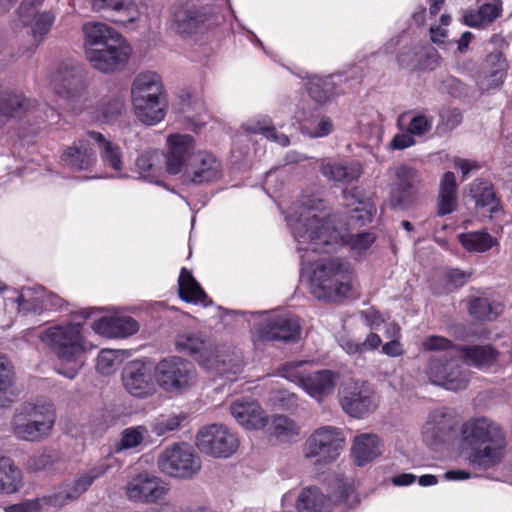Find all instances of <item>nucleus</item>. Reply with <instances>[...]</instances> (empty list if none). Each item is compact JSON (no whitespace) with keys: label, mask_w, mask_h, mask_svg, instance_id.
Wrapping results in <instances>:
<instances>
[{"label":"nucleus","mask_w":512,"mask_h":512,"mask_svg":"<svg viewBox=\"0 0 512 512\" xmlns=\"http://www.w3.org/2000/svg\"><path fill=\"white\" fill-rule=\"evenodd\" d=\"M286 221L300 252H333L347 246L362 254L376 241L373 232L341 233L333 225L325 202L316 195H302L290 206Z\"/></svg>","instance_id":"f257e3e1"},{"label":"nucleus","mask_w":512,"mask_h":512,"mask_svg":"<svg viewBox=\"0 0 512 512\" xmlns=\"http://www.w3.org/2000/svg\"><path fill=\"white\" fill-rule=\"evenodd\" d=\"M461 447L469 464L490 469L502 461L507 446L502 427L492 419L472 417L460 427Z\"/></svg>","instance_id":"f03ea898"},{"label":"nucleus","mask_w":512,"mask_h":512,"mask_svg":"<svg viewBox=\"0 0 512 512\" xmlns=\"http://www.w3.org/2000/svg\"><path fill=\"white\" fill-rule=\"evenodd\" d=\"M302 269L309 274L311 294L318 300L336 302L347 298L353 286V272L338 258L321 259L311 263L309 250L300 252Z\"/></svg>","instance_id":"7ed1b4c3"},{"label":"nucleus","mask_w":512,"mask_h":512,"mask_svg":"<svg viewBox=\"0 0 512 512\" xmlns=\"http://www.w3.org/2000/svg\"><path fill=\"white\" fill-rule=\"evenodd\" d=\"M40 340L62 363L71 365L67 370H57L69 379L76 377L84 364L85 354L94 349L84 338L80 324L50 327L41 333Z\"/></svg>","instance_id":"20e7f679"},{"label":"nucleus","mask_w":512,"mask_h":512,"mask_svg":"<svg viewBox=\"0 0 512 512\" xmlns=\"http://www.w3.org/2000/svg\"><path fill=\"white\" fill-rule=\"evenodd\" d=\"M131 99L141 122L155 125L164 119L167 96L159 74L152 71L139 73L132 82Z\"/></svg>","instance_id":"39448f33"},{"label":"nucleus","mask_w":512,"mask_h":512,"mask_svg":"<svg viewBox=\"0 0 512 512\" xmlns=\"http://www.w3.org/2000/svg\"><path fill=\"white\" fill-rule=\"evenodd\" d=\"M56 412L50 403H24L16 409L12 420L13 434L25 441L47 438L55 425Z\"/></svg>","instance_id":"423d86ee"},{"label":"nucleus","mask_w":512,"mask_h":512,"mask_svg":"<svg viewBox=\"0 0 512 512\" xmlns=\"http://www.w3.org/2000/svg\"><path fill=\"white\" fill-rule=\"evenodd\" d=\"M308 361L285 363L279 369V375L299 385L309 396L321 401L332 394L339 375L331 370L311 371Z\"/></svg>","instance_id":"0eeeda50"},{"label":"nucleus","mask_w":512,"mask_h":512,"mask_svg":"<svg viewBox=\"0 0 512 512\" xmlns=\"http://www.w3.org/2000/svg\"><path fill=\"white\" fill-rule=\"evenodd\" d=\"M211 13L189 0L173 3L168 9L167 29L181 39H190L203 33L210 24Z\"/></svg>","instance_id":"6e6552de"},{"label":"nucleus","mask_w":512,"mask_h":512,"mask_svg":"<svg viewBox=\"0 0 512 512\" xmlns=\"http://www.w3.org/2000/svg\"><path fill=\"white\" fill-rule=\"evenodd\" d=\"M176 350L194 358L201 366L219 373L228 371L226 366L238 362L239 358L234 353L226 354L206 342L200 335L191 332L179 334L175 340Z\"/></svg>","instance_id":"1a4fd4ad"},{"label":"nucleus","mask_w":512,"mask_h":512,"mask_svg":"<svg viewBox=\"0 0 512 512\" xmlns=\"http://www.w3.org/2000/svg\"><path fill=\"white\" fill-rule=\"evenodd\" d=\"M425 351L453 350L461 356L463 363L480 370H486L494 366L501 353L491 344L485 345H455L451 340L432 335L422 342Z\"/></svg>","instance_id":"9d476101"},{"label":"nucleus","mask_w":512,"mask_h":512,"mask_svg":"<svg viewBox=\"0 0 512 512\" xmlns=\"http://www.w3.org/2000/svg\"><path fill=\"white\" fill-rule=\"evenodd\" d=\"M155 379L166 392L182 393L195 384L196 371L189 361L170 356L157 364Z\"/></svg>","instance_id":"9b49d317"},{"label":"nucleus","mask_w":512,"mask_h":512,"mask_svg":"<svg viewBox=\"0 0 512 512\" xmlns=\"http://www.w3.org/2000/svg\"><path fill=\"white\" fill-rule=\"evenodd\" d=\"M344 443L345 438L339 428L323 426L306 439L303 453L305 458L314 459L317 464H326L339 457Z\"/></svg>","instance_id":"f8f14e48"},{"label":"nucleus","mask_w":512,"mask_h":512,"mask_svg":"<svg viewBox=\"0 0 512 512\" xmlns=\"http://www.w3.org/2000/svg\"><path fill=\"white\" fill-rule=\"evenodd\" d=\"M159 469L175 478H191L201 469L200 457L186 443L167 447L158 458Z\"/></svg>","instance_id":"ddd939ff"},{"label":"nucleus","mask_w":512,"mask_h":512,"mask_svg":"<svg viewBox=\"0 0 512 512\" xmlns=\"http://www.w3.org/2000/svg\"><path fill=\"white\" fill-rule=\"evenodd\" d=\"M196 446L206 455L228 458L237 451L239 440L225 425L211 424L198 431Z\"/></svg>","instance_id":"4468645a"},{"label":"nucleus","mask_w":512,"mask_h":512,"mask_svg":"<svg viewBox=\"0 0 512 512\" xmlns=\"http://www.w3.org/2000/svg\"><path fill=\"white\" fill-rule=\"evenodd\" d=\"M426 376L429 381L447 390L459 391L467 387L469 374L456 358L431 357L428 361Z\"/></svg>","instance_id":"2eb2a0df"},{"label":"nucleus","mask_w":512,"mask_h":512,"mask_svg":"<svg viewBox=\"0 0 512 512\" xmlns=\"http://www.w3.org/2000/svg\"><path fill=\"white\" fill-rule=\"evenodd\" d=\"M169 492L170 486L166 481L148 473L134 476L125 485L127 499L137 504L159 503Z\"/></svg>","instance_id":"dca6fc26"},{"label":"nucleus","mask_w":512,"mask_h":512,"mask_svg":"<svg viewBox=\"0 0 512 512\" xmlns=\"http://www.w3.org/2000/svg\"><path fill=\"white\" fill-rule=\"evenodd\" d=\"M131 53L130 45L123 40L100 48L89 47L85 50V57L94 69L112 73L126 66Z\"/></svg>","instance_id":"f3484780"},{"label":"nucleus","mask_w":512,"mask_h":512,"mask_svg":"<svg viewBox=\"0 0 512 512\" xmlns=\"http://www.w3.org/2000/svg\"><path fill=\"white\" fill-rule=\"evenodd\" d=\"M340 404L348 415L362 418L376 410L378 401L370 384L365 381H355L344 388Z\"/></svg>","instance_id":"a211bd4d"},{"label":"nucleus","mask_w":512,"mask_h":512,"mask_svg":"<svg viewBox=\"0 0 512 512\" xmlns=\"http://www.w3.org/2000/svg\"><path fill=\"white\" fill-rule=\"evenodd\" d=\"M395 182L390 188V204L393 208L407 209L416 199L419 190L417 171L406 165L394 168Z\"/></svg>","instance_id":"6ab92c4d"},{"label":"nucleus","mask_w":512,"mask_h":512,"mask_svg":"<svg viewBox=\"0 0 512 512\" xmlns=\"http://www.w3.org/2000/svg\"><path fill=\"white\" fill-rule=\"evenodd\" d=\"M258 335L265 341H293L300 335L297 317L288 313L271 314L259 324Z\"/></svg>","instance_id":"aec40b11"},{"label":"nucleus","mask_w":512,"mask_h":512,"mask_svg":"<svg viewBox=\"0 0 512 512\" xmlns=\"http://www.w3.org/2000/svg\"><path fill=\"white\" fill-rule=\"evenodd\" d=\"M221 175L220 161L208 151H198L192 155L183 174L184 181L197 185L217 181Z\"/></svg>","instance_id":"412c9836"},{"label":"nucleus","mask_w":512,"mask_h":512,"mask_svg":"<svg viewBox=\"0 0 512 512\" xmlns=\"http://www.w3.org/2000/svg\"><path fill=\"white\" fill-rule=\"evenodd\" d=\"M51 85L60 97L75 101L82 96L86 88L82 68L62 64L52 75Z\"/></svg>","instance_id":"4be33fe9"},{"label":"nucleus","mask_w":512,"mask_h":512,"mask_svg":"<svg viewBox=\"0 0 512 512\" xmlns=\"http://www.w3.org/2000/svg\"><path fill=\"white\" fill-rule=\"evenodd\" d=\"M125 389L132 396L143 398L155 391L152 369L141 360H134L126 365L122 372Z\"/></svg>","instance_id":"5701e85b"},{"label":"nucleus","mask_w":512,"mask_h":512,"mask_svg":"<svg viewBox=\"0 0 512 512\" xmlns=\"http://www.w3.org/2000/svg\"><path fill=\"white\" fill-rule=\"evenodd\" d=\"M166 171L170 175L184 172L194 152V139L191 135L173 134L167 137Z\"/></svg>","instance_id":"b1692460"},{"label":"nucleus","mask_w":512,"mask_h":512,"mask_svg":"<svg viewBox=\"0 0 512 512\" xmlns=\"http://www.w3.org/2000/svg\"><path fill=\"white\" fill-rule=\"evenodd\" d=\"M42 2L43 0H23L18 9V15L22 19V23L31 27L33 37V43L30 46L31 51H34L43 41L55 20V16L51 12L34 14V8Z\"/></svg>","instance_id":"393cba45"},{"label":"nucleus","mask_w":512,"mask_h":512,"mask_svg":"<svg viewBox=\"0 0 512 512\" xmlns=\"http://www.w3.org/2000/svg\"><path fill=\"white\" fill-rule=\"evenodd\" d=\"M108 470V465L100 464L93 467L88 473L79 476L73 483L61 485L55 492L46 497L50 506L62 507L67 502L78 498L85 492L93 481L104 475Z\"/></svg>","instance_id":"a878e982"},{"label":"nucleus","mask_w":512,"mask_h":512,"mask_svg":"<svg viewBox=\"0 0 512 512\" xmlns=\"http://www.w3.org/2000/svg\"><path fill=\"white\" fill-rule=\"evenodd\" d=\"M455 427V419L447 408L432 411L422 428L423 440L428 445L444 442Z\"/></svg>","instance_id":"bb28decb"},{"label":"nucleus","mask_w":512,"mask_h":512,"mask_svg":"<svg viewBox=\"0 0 512 512\" xmlns=\"http://www.w3.org/2000/svg\"><path fill=\"white\" fill-rule=\"evenodd\" d=\"M343 200L345 207L351 211L349 221L352 225L363 227L372 222L377 213L376 205L359 188L344 190Z\"/></svg>","instance_id":"cd10ccee"},{"label":"nucleus","mask_w":512,"mask_h":512,"mask_svg":"<svg viewBox=\"0 0 512 512\" xmlns=\"http://www.w3.org/2000/svg\"><path fill=\"white\" fill-rule=\"evenodd\" d=\"M508 63L500 51L488 54L482 64L477 85L482 91L499 88L506 77Z\"/></svg>","instance_id":"c85d7f7f"},{"label":"nucleus","mask_w":512,"mask_h":512,"mask_svg":"<svg viewBox=\"0 0 512 512\" xmlns=\"http://www.w3.org/2000/svg\"><path fill=\"white\" fill-rule=\"evenodd\" d=\"M93 330L107 338H127L139 330L138 322L129 315L115 313L94 321Z\"/></svg>","instance_id":"c756f323"},{"label":"nucleus","mask_w":512,"mask_h":512,"mask_svg":"<svg viewBox=\"0 0 512 512\" xmlns=\"http://www.w3.org/2000/svg\"><path fill=\"white\" fill-rule=\"evenodd\" d=\"M230 413L240 426L248 430L262 429L268 423L262 407L250 398L234 401L230 405Z\"/></svg>","instance_id":"7c9ffc66"},{"label":"nucleus","mask_w":512,"mask_h":512,"mask_svg":"<svg viewBox=\"0 0 512 512\" xmlns=\"http://www.w3.org/2000/svg\"><path fill=\"white\" fill-rule=\"evenodd\" d=\"M92 139L85 135L62 153L61 160L65 166L73 170H87L96 162V154L91 147Z\"/></svg>","instance_id":"2f4dec72"},{"label":"nucleus","mask_w":512,"mask_h":512,"mask_svg":"<svg viewBox=\"0 0 512 512\" xmlns=\"http://www.w3.org/2000/svg\"><path fill=\"white\" fill-rule=\"evenodd\" d=\"M87 137L91 138L92 142L97 144L104 165L111 168L116 177H124L123 153L121 148L105 138L103 134L96 131H88Z\"/></svg>","instance_id":"473e14b6"},{"label":"nucleus","mask_w":512,"mask_h":512,"mask_svg":"<svg viewBox=\"0 0 512 512\" xmlns=\"http://www.w3.org/2000/svg\"><path fill=\"white\" fill-rule=\"evenodd\" d=\"M85 37L84 48L104 47L111 43H117L125 38L113 28L101 22H88L83 26Z\"/></svg>","instance_id":"72a5a7b5"},{"label":"nucleus","mask_w":512,"mask_h":512,"mask_svg":"<svg viewBox=\"0 0 512 512\" xmlns=\"http://www.w3.org/2000/svg\"><path fill=\"white\" fill-rule=\"evenodd\" d=\"M351 452L355 463L364 466L381 455L382 444L375 434H361L354 438Z\"/></svg>","instance_id":"f704fd0d"},{"label":"nucleus","mask_w":512,"mask_h":512,"mask_svg":"<svg viewBox=\"0 0 512 512\" xmlns=\"http://www.w3.org/2000/svg\"><path fill=\"white\" fill-rule=\"evenodd\" d=\"M33 104L22 94L9 91L0 92V127L12 118L24 115Z\"/></svg>","instance_id":"c9c22d12"},{"label":"nucleus","mask_w":512,"mask_h":512,"mask_svg":"<svg viewBox=\"0 0 512 512\" xmlns=\"http://www.w3.org/2000/svg\"><path fill=\"white\" fill-rule=\"evenodd\" d=\"M478 10L466 11L463 15V22L470 27H479L486 23H492L502 12L501 0H477Z\"/></svg>","instance_id":"e433bc0d"},{"label":"nucleus","mask_w":512,"mask_h":512,"mask_svg":"<svg viewBox=\"0 0 512 512\" xmlns=\"http://www.w3.org/2000/svg\"><path fill=\"white\" fill-rule=\"evenodd\" d=\"M470 194L476 206L486 207L488 209L491 218H497L499 215L503 214L502 206L496 198L493 186L490 182L475 180L471 184Z\"/></svg>","instance_id":"4c0bfd02"},{"label":"nucleus","mask_w":512,"mask_h":512,"mask_svg":"<svg viewBox=\"0 0 512 512\" xmlns=\"http://www.w3.org/2000/svg\"><path fill=\"white\" fill-rule=\"evenodd\" d=\"M320 171L328 180L346 183L357 180L362 172L359 163H340L331 160H323Z\"/></svg>","instance_id":"58836bf2"},{"label":"nucleus","mask_w":512,"mask_h":512,"mask_svg":"<svg viewBox=\"0 0 512 512\" xmlns=\"http://www.w3.org/2000/svg\"><path fill=\"white\" fill-rule=\"evenodd\" d=\"M458 206L457 184L454 173L446 172L439 186L437 215L445 216L453 213Z\"/></svg>","instance_id":"ea45409f"},{"label":"nucleus","mask_w":512,"mask_h":512,"mask_svg":"<svg viewBox=\"0 0 512 512\" xmlns=\"http://www.w3.org/2000/svg\"><path fill=\"white\" fill-rule=\"evenodd\" d=\"M163 153L151 150L140 154L135 162L139 177L150 182L158 183L162 176Z\"/></svg>","instance_id":"a19ab883"},{"label":"nucleus","mask_w":512,"mask_h":512,"mask_svg":"<svg viewBox=\"0 0 512 512\" xmlns=\"http://www.w3.org/2000/svg\"><path fill=\"white\" fill-rule=\"evenodd\" d=\"M22 471L14 461L6 456H0V494H14L22 486Z\"/></svg>","instance_id":"79ce46f5"},{"label":"nucleus","mask_w":512,"mask_h":512,"mask_svg":"<svg viewBox=\"0 0 512 512\" xmlns=\"http://www.w3.org/2000/svg\"><path fill=\"white\" fill-rule=\"evenodd\" d=\"M34 288H22L21 291L6 287L0 281V292L4 293V305L7 308L9 305L15 306L18 313L27 314L29 312H36V304H32Z\"/></svg>","instance_id":"37998d69"},{"label":"nucleus","mask_w":512,"mask_h":512,"mask_svg":"<svg viewBox=\"0 0 512 512\" xmlns=\"http://www.w3.org/2000/svg\"><path fill=\"white\" fill-rule=\"evenodd\" d=\"M296 508L299 512H331V502L317 487H307L299 494Z\"/></svg>","instance_id":"c03bdc74"},{"label":"nucleus","mask_w":512,"mask_h":512,"mask_svg":"<svg viewBox=\"0 0 512 512\" xmlns=\"http://www.w3.org/2000/svg\"><path fill=\"white\" fill-rule=\"evenodd\" d=\"M93 11L100 12L110 10L114 12H125V20H117L120 24L134 23L139 18V12L134 0H88Z\"/></svg>","instance_id":"a18cd8bd"},{"label":"nucleus","mask_w":512,"mask_h":512,"mask_svg":"<svg viewBox=\"0 0 512 512\" xmlns=\"http://www.w3.org/2000/svg\"><path fill=\"white\" fill-rule=\"evenodd\" d=\"M457 239L469 253H485L499 244L486 230L460 233Z\"/></svg>","instance_id":"49530a36"},{"label":"nucleus","mask_w":512,"mask_h":512,"mask_svg":"<svg viewBox=\"0 0 512 512\" xmlns=\"http://www.w3.org/2000/svg\"><path fill=\"white\" fill-rule=\"evenodd\" d=\"M341 75H330L325 78L313 76L308 81V93L318 103H325L336 93V85L341 81Z\"/></svg>","instance_id":"de8ad7c7"},{"label":"nucleus","mask_w":512,"mask_h":512,"mask_svg":"<svg viewBox=\"0 0 512 512\" xmlns=\"http://www.w3.org/2000/svg\"><path fill=\"white\" fill-rule=\"evenodd\" d=\"M125 110V96L118 94L107 100L98 108H87V114L92 122L111 123Z\"/></svg>","instance_id":"09e8293b"},{"label":"nucleus","mask_w":512,"mask_h":512,"mask_svg":"<svg viewBox=\"0 0 512 512\" xmlns=\"http://www.w3.org/2000/svg\"><path fill=\"white\" fill-rule=\"evenodd\" d=\"M178 293L183 301L194 304L204 303L207 297L192 273L186 268H182L180 271Z\"/></svg>","instance_id":"8fccbe9b"},{"label":"nucleus","mask_w":512,"mask_h":512,"mask_svg":"<svg viewBox=\"0 0 512 512\" xmlns=\"http://www.w3.org/2000/svg\"><path fill=\"white\" fill-rule=\"evenodd\" d=\"M243 128L250 133L263 134L267 139L276 142L282 147H286L290 144V140L285 134L276 131L269 117L251 119L243 125Z\"/></svg>","instance_id":"3c124183"},{"label":"nucleus","mask_w":512,"mask_h":512,"mask_svg":"<svg viewBox=\"0 0 512 512\" xmlns=\"http://www.w3.org/2000/svg\"><path fill=\"white\" fill-rule=\"evenodd\" d=\"M503 305L488 298L477 297L469 302V314L478 320L492 321L503 312Z\"/></svg>","instance_id":"603ef678"},{"label":"nucleus","mask_w":512,"mask_h":512,"mask_svg":"<svg viewBox=\"0 0 512 512\" xmlns=\"http://www.w3.org/2000/svg\"><path fill=\"white\" fill-rule=\"evenodd\" d=\"M186 420L187 414L184 412L161 414L153 421L151 430L156 436H164L180 429Z\"/></svg>","instance_id":"864d4df0"},{"label":"nucleus","mask_w":512,"mask_h":512,"mask_svg":"<svg viewBox=\"0 0 512 512\" xmlns=\"http://www.w3.org/2000/svg\"><path fill=\"white\" fill-rule=\"evenodd\" d=\"M269 431L278 438L290 439L299 435L300 426L287 416L275 415L271 419Z\"/></svg>","instance_id":"5fc2aeb1"},{"label":"nucleus","mask_w":512,"mask_h":512,"mask_svg":"<svg viewBox=\"0 0 512 512\" xmlns=\"http://www.w3.org/2000/svg\"><path fill=\"white\" fill-rule=\"evenodd\" d=\"M300 129L303 134L311 138H320L332 132L333 123L327 117H311L301 123Z\"/></svg>","instance_id":"6e6d98bb"},{"label":"nucleus","mask_w":512,"mask_h":512,"mask_svg":"<svg viewBox=\"0 0 512 512\" xmlns=\"http://www.w3.org/2000/svg\"><path fill=\"white\" fill-rule=\"evenodd\" d=\"M148 430L145 426L126 428L121 433V439L117 445V451L135 448L142 443Z\"/></svg>","instance_id":"4d7b16f0"},{"label":"nucleus","mask_w":512,"mask_h":512,"mask_svg":"<svg viewBox=\"0 0 512 512\" xmlns=\"http://www.w3.org/2000/svg\"><path fill=\"white\" fill-rule=\"evenodd\" d=\"M411 118L407 126V131L414 137H421L431 131L433 127V117L424 112H410Z\"/></svg>","instance_id":"13d9d810"},{"label":"nucleus","mask_w":512,"mask_h":512,"mask_svg":"<svg viewBox=\"0 0 512 512\" xmlns=\"http://www.w3.org/2000/svg\"><path fill=\"white\" fill-rule=\"evenodd\" d=\"M32 304L38 305L35 313H40L43 310L59 309L62 306V299L58 296L47 292L42 287L34 288Z\"/></svg>","instance_id":"bf43d9fd"},{"label":"nucleus","mask_w":512,"mask_h":512,"mask_svg":"<svg viewBox=\"0 0 512 512\" xmlns=\"http://www.w3.org/2000/svg\"><path fill=\"white\" fill-rule=\"evenodd\" d=\"M119 362L118 352L111 349H103L98 357L96 368L97 370L105 375L111 374Z\"/></svg>","instance_id":"052dcab7"},{"label":"nucleus","mask_w":512,"mask_h":512,"mask_svg":"<svg viewBox=\"0 0 512 512\" xmlns=\"http://www.w3.org/2000/svg\"><path fill=\"white\" fill-rule=\"evenodd\" d=\"M13 373L7 358L0 354V405L3 406L2 394L12 385Z\"/></svg>","instance_id":"680f3d73"},{"label":"nucleus","mask_w":512,"mask_h":512,"mask_svg":"<svg viewBox=\"0 0 512 512\" xmlns=\"http://www.w3.org/2000/svg\"><path fill=\"white\" fill-rule=\"evenodd\" d=\"M415 143L414 136L407 131V133L394 135L389 143V147L393 150H403L415 145Z\"/></svg>","instance_id":"e2e57ef3"},{"label":"nucleus","mask_w":512,"mask_h":512,"mask_svg":"<svg viewBox=\"0 0 512 512\" xmlns=\"http://www.w3.org/2000/svg\"><path fill=\"white\" fill-rule=\"evenodd\" d=\"M471 273L459 269H449L446 273V281L453 288L463 286L470 278Z\"/></svg>","instance_id":"0e129e2a"},{"label":"nucleus","mask_w":512,"mask_h":512,"mask_svg":"<svg viewBox=\"0 0 512 512\" xmlns=\"http://www.w3.org/2000/svg\"><path fill=\"white\" fill-rule=\"evenodd\" d=\"M5 512H39L40 504L38 500H28L22 503L5 507Z\"/></svg>","instance_id":"69168bd1"},{"label":"nucleus","mask_w":512,"mask_h":512,"mask_svg":"<svg viewBox=\"0 0 512 512\" xmlns=\"http://www.w3.org/2000/svg\"><path fill=\"white\" fill-rule=\"evenodd\" d=\"M440 116H441L443 123L449 129L455 128L462 121L461 113L457 109H449V110L442 111Z\"/></svg>","instance_id":"338daca9"},{"label":"nucleus","mask_w":512,"mask_h":512,"mask_svg":"<svg viewBox=\"0 0 512 512\" xmlns=\"http://www.w3.org/2000/svg\"><path fill=\"white\" fill-rule=\"evenodd\" d=\"M341 348L349 355L362 354L361 342L350 338H341L339 340Z\"/></svg>","instance_id":"774afa93"}]
</instances>
